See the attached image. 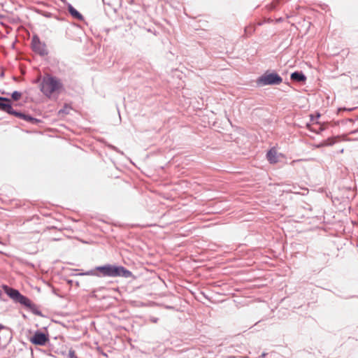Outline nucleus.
Returning a JSON list of instances; mask_svg holds the SVG:
<instances>
[{
	"instance_id": "5",
	"label": "nucleus",
	"mask_w": 358,
	"mask_h": 358,
	"mask_svg": "<svg viewBox=\"0 0 358 358\" xmlns=\"http://www.w3.org/2000/svg\"><path fill=\"white\" fill-rule=\"evenodd\" d=\"M282 81V78L277 73L266 74L259 79V83L263 85H278L281 83Z\"/></svg>"
},
{
	"instance_id": "3",
	"label": "nucleus",
	"mask_w": 358,
	"mask_h": 358,
	"mask_svg": "<svg viewBox=\"0 0 358 358\" xmlns=\"http://www.w3.org/2000/svg\"><path fill=\"white\" fill-rule=\"evenodd\" d=\"M2 288L5 293L15 302L19 303L27 307L31 306V301L26 296L22 295L18 290L11 288L7 285H3Z\"/></svg>"
},
{
	"instance_id": "8",
	"label": "nucleus",
	"mask_w": 358,
	"mask_h": 358,
	"mask_svg": "<svg viewBox=\"0 0 358 358\" xmlns=\"http://www.w3.org/2000/svg\"><path fill=\"white\" fill-rule=\"evenodd\" d=\"M67 8L69 13L73 19L79 21L84 20L83 15L79 11H78L71 4H69Z\"/></svg>"
},
{
	"instance_id": "15",
	"label": "nucleus",
	"mask_w": 358,
	"mask_h": 358,
	"mask_svg": "<svg viewBox=\"0 0 358 358\" xmlns=\"http://www.w3.org/2000/svg\"><path fill=\"white\" fill-rule=\"evenodd\" d=\"M334 143V141L333 140H331V139H328L325 143L318 145L317 147H320V146H322V145H332Z\"/></svg>"
},
{
	"instance_id": "12",
	"label": "nucleus",
	"mask_w": 358,
	"mask_h": 358,
	"mask_svg": "<svg viewBox=\"0 0 358 358\" xmlns=\"http://www.w3.org/2000/svg\"><path fill=\"white\" fill-rule=\"evenodd\" d=\"M11 97L14 101H18L22 97V93L15 91L12 93Z\"/></svg>"
},
{
	"instance_id": "13",
	"label": "nucleus",
	"mask_w": 358,
	"mask_h": 358,
	"mask_svg": "<svg viewBox=\"0 0 358 358\" xmlns=\"http://www.w3.org/2000/svg\"><path fill=\"white\" fill-rule=\"evenodd\" d=\"M255 31V28L252 24L248 25L245 28V31L246 34H251L252 32Z\"/></svg>"
},
{
	"instance_id": "9",
	"label": "nucleus",
	"mask_w": 358,
	"mask_h": 358,
	"mask_svg": "<svg viewBox=\"0 0 358 358\" xmlns=\"http://www.w3.org/2000/svg\"><path fill=\"white\" fill-rule=\"evenodd\" d=\"M33 49L41 55H47L48 53L45 45L38 41H36L34 39L33 40Z\"/></svg>"
},
{
	"instance_id": "6",
	"label": "nucleus",
	"mask_w": 358,
	"mask_h": 358,
	"mask_svg": "<svg viewBox=\"0 0 358 358\" xmlns=\"http://www.w3.org/2000/svg\"><path fill=\"white\" fill-rule=\"evenodd\" d=\"M282 158H285V155L278 152L275 147L271 148L266 153V159L272 164H277Z\"/></svg>"
},
{
	"instance_id": "2",
	"label": "nucleus",
	"mask_w": 358,
	"mask_h": 358,
	"mask_svg": "<svg viewBox=\"0 0 358 358\" xmlns=\"http://www.w3.org/2000/svg\"><path fill=\"white\" fill-rule=\"evenodd\" d=\"M92 273L94 275L102 277L129 278L132 275V273L129 270L126 269L124 267L110 264L98 266Z\"/></svg>"
},
{
	"instance_id": "7",
	"label": "nucleus",
	"mask_w": 358,
	"mask_h": 358,
	"mask_svg": "<svg viewBox=\"0 0 358 358\" xmlns=\"http://www.w3.org/2000/svg\"><path fill=\"white\" fill-rule=\"evenodd\" d=\"M48 341V336L41 332H36L34 335L30 338L31 343L38 345H45Z\"/></svg>"
},
{
	"instance_id": "1",
	"label": "nucleus",
	"mask_w": 358,
	"mask_h": 358,
	"mask_svg": "<svg viewBox=\"0 0 358 358\" xmlns=\"http://www.w3.org/2000/svg\"><path fill=\"white\" fill-rule=\"evenodd\" d=\"M40 80L39 87L41 92L49 99L58 95L63 90V84L60 79L50 74H45L42 78L39 76L37 82Z\"/></svg>"
},
{
	"instance_id": "16",
	"label": "nucleus",
	"mask_w": 358,
	"mask_h": 358,
	"mask_svg": "<svg viewBox=\"0 0 358 358\" xmlns=\"http://www.w3.org/2000/svg\"><path fill=\"white\" fill-rule=\"evenodd\" d=\"M3 329V326L0 324V331Z\"/></svg>"
},
{
	"instance_id": "4",
	"label": "nucleus",
	"mask_w": 358,
	"mask_h": 358,
	"mask_svg": "<svg viewBox=\"0 0 358 358\" xmlns=\"http://www.w3.org/2000/svg\"><path fill=\"white\" fill-rule=\"evenodd\" d=\"M10 102V99L0 96V110L6 112L8 114L13 115L16 117L25 120L26 115L21 113L15 111Z\"/></svg>"
},
{
	"instance_id": "10",
	"label": "nucleus",
	"mask_w": 358,
	"mask_h": 358,
	"mask_svg": "<svg viewBox=\"0 0 358 358\" xmlns=\"http://www.w3.org/2000/svg\"><path fill=\"white\" fill-rule=\"evenodd\" d=\"M291 79L299 82H303L306 80V78L302 73L294 72L291 74Z\"/></svg>"
},
{
	"instance_id": "14",
	"label": "nucleus",
	"mask_w": 358,
	"mask_h": 358,
	"mask_svg": "<svg viewBox=\"0 0 358 358\" xmlns=\"http://www.w3.org/2000/svg\"><path fill=\"white\" fill-rule=\"evenodd\" d=\"M69 358H77L74 350H70L68 353Z\"/></svg>"
},
{
	"instance_id": "11",
	"label": "nucleus",
	"mask_w": 358,
	"mask_h": 358,
	"mask_svg": "<svg viewBox=\"0 0 358 358\" xmlns=\"http://www.w3.org/2000/svg\"><path fill=\"white\" fill-rule=\"evenodd\" d=\"M72 110V108L69 104H65L64 107L59 110V114L61 115H67L69 114L71 110Z\"/></svg>"
}]
</instances>
